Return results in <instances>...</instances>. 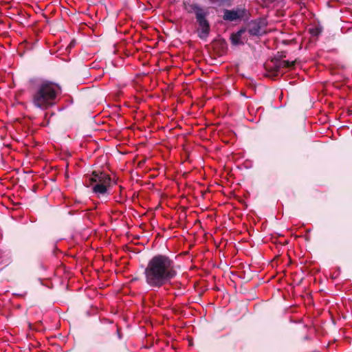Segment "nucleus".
<instances>
[{
  "instance_id": "7ed1b4c3",
  "label": "nucleus",
  "mask_w": 352,
  "mask_h": 352,
  "mask_svg": "<svg viewBox=\"0 0 352 352\" xmlns=\"http://www.w3.org/2000/svg\"><path fill=\"white\" fill-rule=\"evenodd\" d=\"M89 184L93 185V192L98 196L104 195L107 188L111 186V177L103 173H93L92 175L87 177Z\"/></svg>"
},
{
  "instance_id": "6e6552de",
  "label": "nucleus",
  "mask_w": 352,
  "mask_h": 352,
  "mask_svg": "<svg viewBox=\"0 0 352 352\" xmlns=\"http://www.w3.org/2000/svg\"><path fill=\"white\" fill-rule=\"evenodd\" d=\"M294 65V62L289 60H278L275 63V71L279 73L281 69L291 67Z\"/></svg>"
},
{
  "instance_id": "0eeeda50",
  "label": "nucleus",
  "mask_w": 352,
  "mask_h": 352,
  "mask_svg": "<svg viewBox=\"0 0 352 352\" xmlns=\"http://www.w3.org/2000/svg\"><path fill=\"white\" fill-rule=\"evenodd\" d=\"M245 31H246L245 29H241L236 33L232 34V35L230 36V40H231L232 43L234 45H239L243 44L244 40L245 38H243V35L245 34Z\"/></svg>"
},
{
  "instance_id": "39448f33",
  "label": "nucleus",
  "mask_w": 352,
  "mask_h": 352,
  "mask_svg": "<svg viewBox=\"0 0 352 352\" xmlns=\"http://www.w3.org/2000/svg\"><path fill=\"white\" fill-rule=\"evenodd\" d=\"M267 25L266 20L264 19H259L251 21L248 24V31L252 36H260L265 32V28Z\"/></svg>"
},
{
  "instance_id": "f257e3e1",
  "label": "nucleus",
  "mask_w": 352,
  "mask_h": 352,
  "mask_svg": "<svg viewBox=\"0 0 352 352\" xmlns=\"http://www.w3.org/2000/svg\"><path fill=\"white\" fill-rule=\"evenodd\" d=\"M177 274L173 260L163 254L153 256L144 271L145 283L152 288L162 287L174 279Z\"/></svg>"
},
{
  "instance_id": "20e7f679",
  "label": "nucleus",
  "mask_w": 352,
  "mask_h": 352,
  "mask_svg": "<svg viewBox=\"0 0 352 352\" xmlns=\"http://www.w3.org/2000/svg\"><path fill=\"white\" fill-rule=\"evenodd\" d=\"M192 8L195 12L197 22L199 25L197 30L198 36L202 40H206L210 31L209 22L206 19L208 12L198 5H193Z\"/></svg>"
},
{
  "instance_id": "f03ea898",
  "label": "nucleus",
  "mask_w": 352,
  "mask_h": 352,
  "mask_svg": "<svg viewBox=\"0 0 352 352\" xmlns=\"http://www.w3.org/2000/svg\"><path fill=\"white\" fill-rule=\"evenodd\" d=\"M30 91L33 107L45 111L56 104L61 88L51 81L36 80L32 84Z\"/></svg>"
},
{
  "instance_id": "1a4fd4ad",
  "label": "nucleus",
  "mask_w": 352,
  "mask_h": 352,
  "mask_svg": "<svg viewBox=\"0 0 352 352\" xmlns=\"http://www.w3.org/2000/svg\"><path fill=\"white\" fill-rule=\"evenodd\" d=\"M73 45H74V43H70V46L72 47V46H73Z\"/></svg>"
},
{
  "instance_id": "423d86ee",
  "label": "nucleus",
  "mask_w": 352,
  "mask_h": 352,
  "mask_svg": "<svg viewBox=\"0 0 352 352\" xmlns=\"http://www.w3.org/2000/svg\"><path fill=\"white\" fill-rule=\"evenodd\" d=\"M245 8H238L233 10H225L223 19L229 21H234L242 19L245 14Z\"/></svg>"
}]
</instances>
